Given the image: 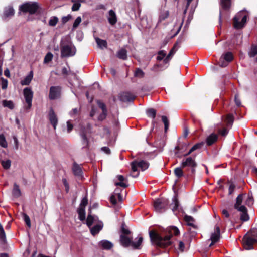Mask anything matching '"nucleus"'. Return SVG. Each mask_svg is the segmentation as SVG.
Segmentation results:
<instances>
[{"label":"nucleus","instance_id":"nucleus-1","mask_svg":"<svg viewBox=\"0 0 257 257\" xmlns=\"http://www.w3.org/2000/svg\"><path fill=\"white\" fill-rule=\"evenodd\" d=\"M168 234L164 238L160 236L154 231L149 232V236L153 244L160 247H166L171 244L170 238L173 235H178L179 234L178 229L175 226H172L168 228Z\"/></svg>","mask_w":257,"mask_h":257},{"label":"nucleus","instance_id":"nucleus-2","mask_svg":"<svg viewBox=\"0 0 257 257\" xmlns=\"http://www.w3.org/2000/svg\"><path fill=\"white\" fill-rule=\"evenodd\" d=\"M257 242V229L253 228L248 231L243 238V244L245 249H253V245Z\"/></svg>","mask_w":257,"mask_h":257},{"label":"nucleus","instance_id":"nucleus-3","mask_svg":"<svg viewBox=\"0 0 257 257\" xmlns=\"http://www.w3.org/2000/svg\"><path fill=\"white\" fill-rule=\"evenodd\" d=\"M243 196L239 195L236 198V202L234 205V207L239 211L241 212L240 219L243 221H246L249 220V216L247 213L246 207L242 205Z\"/></svg>","mask_w":257,"mask_h":257},{"label":"nucleus","instance_id":"nucleus-4","mask_svg":"<svg viewBox=\"0 0 257 257\" xmlns=\"http://www.w3.org/2000/svg\"><path fill=\"white\" fill-rule=\"evenodd\" d=\"M61 52L62 57L73 56L76 53V48L71 43H61Z\"/></svg>","mask_w":257,"mask_h":257},{"label":"nucleus","instance_id":"nucleus-5","mask_svg":"<svg viewBox=\"0 0 257 257\" xmlns=\"http://www.w3.org/2000/svg\"><path fill=\"white\" fill-rule=\"evenodd\" d=\"M247 15L244 11L238 13L233 19L234 27L236 29L242 28L245 24L247 20Z\"/></svg>","mask_w":257,"mask_h":257},{"label":"nucleus","instance_id":"nucleus-6","mask_svg":"<svg viewBox=\"0 0 257 257\" xmlns=\"http://www.w3.org/2000/svg\"><path fill=\"white\" fill-rule=\"evenodd\" d=\"M181 166L182 168L188 167L190 169L192 173L194 174L197 163L195 157H187L182 160Z\"/></svg>","mask_w":257,"mask_h":257},{"label":"nucleus","instance_id":"nucleus-7","mask_svg":"<svg viewBox=\"0 0 257 257\" xmlns=\"http://www.w3.org/2000/svg\"><path fill=\"white\" fill-rule=\"evenodd\" d=\"M149 165V163L144 160L139 162L136 161L132 162L131 163L132 173L131 175L133 177H137L139 175L138 173H137L136 174H134V173L137 171V168L139 167L142 171H144L148 168Z\"/></svg>","mask_w":257,"mask_h":257},{"label":"nucleus","instance_id":"nucleus-8","mask_svg":"<svg viewBox=\"0 0 257 257\" xmlns=\"http://www.w3.org/2000/svg\"><path fill=\"white\" fill-rule=\"evenodd\" d=\"M40 6L37 2H28L22 5L20 9L24 12H29L30 14H34L39 8Z\"/></svg>","mask_w":257,"mask_h":257},{"label":"nucleus","instance_id":"nucleus-9","mask_svg":"<svg viewBox=\"0 0 257 257\" xmlns=\"http://www.w3.org/2000/svg\"><path fill=\"white\" fill-rule=\"evenodd\" d=\"M168 205V200L163 198L157 199L154 201L153 204L155 210L158 212H161L165 210Z\"/></svg>","mask_w":257,"mask_h":257},{"label":"nucleus","instance_id":"nucleus-10","mask_svg":"<svg viewBox=\"0 0 257 257\" xmlns=\"http://www.w3.org/2000/svg\"><path fill=\"white\" fill-rule=\"evenodd\" d=\"M23 94L26 103L27 104V106H25L26 108L29 109L32 106L33 92L30 88L26 87L23 90Z\"/></svg>","mask_w":257,"mask_h":257},{"label":"nucleus","instance_id":"nucleus-11","mask_svg":"<svg viewBox=\"0 0 257 257\" xmlns=\"http://www.w3.org/2000/svg\"><path fill=\"white\" fill-rule=\"evenodd\" d=\"M88 204V199L86 197H84L81 202L79 207L77 210L79 214V218L81 221L85 219V207Z\"/></svg>","mask_w":257,"mask_h":257},{"label":"nucleus","instance_id":"nucleus-12","mask_svg":"<svg viewBox=\"0 0 257 257\" xmlns=\"http://www.w3.org/2000/svg\"><path fill=\"white\" fill-rule=\"evenodd\" d=\"M232 59V54L231 52H227L220 57L218 64L222 67H226Z\"/></svg>","mask_w":257,"mask_h":257},{"label":"nucleus","instance_id":"nucleus-13","mask_svg":"<svg viewBox=\"0 0 257 257\" xmlns=\"http://www.w3.org/2000/svg\"><path fill=\"white\" fill-rule=\"evenodd\" d=\"M61 88L59 86H51L50 88L49 97L51 100L56 99L60 97Z\"/></svg>","mask_w":257,"mask_h":257},{"label":"nucleus","instance_id":"nucleus-14","mask_svg":"<svg viewBox=\"0 0 257 257\" xmlns=\"http://www.w3.org/2000/svg\"><path fill=\"white\" fill-rule=\"evenodd\" d=\"M220 238V230L219 226H215L214 230L211 233L210 240L211 241L209 247L213 245V244L218 242Z\"/></svg>","mask_w":257,"mask_h":257},{"label":"nucleus","instance_id":"nucleus-15","mask_svg":"<svg viewBox=\"0 0 257 257\" xmlns=\"http://www.w3.org/2000/svg\"><path fill=\"white\" fill-rule=\"evenodd\" d=\"M114 184L115 186L126 188L128 186L127 179L122 175H118L116 176Z\"/></svg>","mask_w":257,"mask_h":257},{"label":"nucleus","instance_id":"nucleus-16","mask_svg":"<svg viewBox=\"0 0 257 257\" xmlns=\"http://www.w3.org/2000/svg\"><path fill=\"white\" fill-rule=\"evenodd\" d=\"M120 99L123 102L132 101L135 99V96L129 92H123L120 94Z\"/></svg>","mask_w":257,"mask_h":257},{"label":"nucleus","instance_id":"nucleus-17","mask_svg":"<svg viewBox=\"0 0 257 257\" xmlns=\"http://www.w3.org/2000/svg\"><path fill=\"white\" fill-rule=\"evenodd\" d=\"M49 119L51 123L53 126L54 129H56V125L58 122L57 117L55 114L53 109H50L49 113Z\"/></svg>","mask_w":257,"mask_h":257},{"label":"nucleus","instance_id":"nucleus-18","mask_svg":"<svg viewBox=\"0 0 257 257\" xmlns=\"http://www.w3.org/2000/svg\"><path fill=\"white\" fill-rule=\"evenodd\" d=\"M99 246L106 250H109L112 248L113 246V244L110 241L107 240H103L99 242Z\"/></svg>","mask_w":257,"mask_h":257},{"label":"nucleus","instance_id":"nucleus-19","mask_svg":"<svg viewBox=\"0 0 257 257\" xmlns=\"http://www.w3.org/2000/svg\"><path fill=\"white\" fill-rule=\"evenodd\" d=\"M108 20L109 21V23L111 25H115L117 22V17L116 14L112 10H110L109 11Z\"/></svg>","mask_w":257,"mask_h":257},{"label":"nucleus","instance_id":"nucleus-20","mask_svg":"<svg viewBox=\"0 0 257 257\" xmlns=\"http://www.w3.org/2000/svg\"><path fill=\"white\" fill-rule=\"evenodd\" d=\"M103 227V223L102 222H99L98 224L94 225L92 227H90V231L93 235L97 234Z\"/></svg>","mask_w":257,"mask_h":257},{"label":"nucleus","instance_id":"nucleus-21","mask_svg":"<svg viewBox=\"0 0 257 257\" xmlns=\"http://www.w3.org/2000/svg\"><path fill=\"white\" fill-rule=\"evenodd\" d=\"M120 241L121 244L125 247L131 245V243L132 242L131 239L124 235H121L120 236Z\"/></svg>","mask_w":257,"mask_h":257},{"label":"nucleus","instance_id":"nucleus-22","mask_svg":"<svg viewBox=\"0 0 257 257\" xmlns=\"http://www.w3.org/2000/svg\"><path fill=\"white\" fill-rule=\"evenodd\" d=\"M218 138V136L214 133L211 134L207 137L206 140V143L208 145L210 146L215 142Z\"/></svg>","mask_w":257,"mask_h":257},{"label":"nucleus","instance_id":"nucleus-23","mask_svg":"<svg viewBox=\"0 0 257 257\" xmlns=\"http://www.w3.org/2000/svg\"><path fill=\"white\" fill-rule=\"evenodd\" d=\"M243 196V200H244V203L248 206H250L253 204V199L251 196L249 195L241 194Z\"/></svg>","mask_w":257,"mask_h":257},{"label":"nucleus","instance_id":"nucleus-24","mask_svg":"<svg viewBox=\"0 0 257 257\" xmlns=\"http://www.w3.org/2000/svg\"><path fill=\"white\" fill-rule=\"evenodd\" d=\"M33 72L31 71L30 73L21 82L22 85H27L30 84L33 78Z\"/></svg>","mask_w":257,"mask_h":257},{"label":"nucleus","instance_id":"nucleus-25","mask_svg":"<svg viewBox=\"0 0 257 257\" xmlns=\"http://www.w3.org/2000/svg\"><path fill=\"white\" fill-rule=\"evenodd\" d=\"M97 220V217L93 216L89 214L86 220V224L87 226L90 227L93 223L96 222Z\"/></svg>","mask_w":257,"mask_h":257},{"label":"nucleus","instance_id":"nucleus-26","mask_svg":"<svg viewBox=\"0 0 257 257\" xmlns=\"http://www.w3.org/2000/svg\"><path fill=\"white\" fill-rule=\"evenodd\" d=\"M184 220L187 223V225L189 226H191L193 228H196V226L194 225V219L191 216L185 215L184 216Z\"/></svg>","mask_w":257,"mask_h":257},{"label":"nucleus","instance_id":"nucleus-27","mask_svg":"<svg viewBox=\"0 0 257 257\" xmlns=\"http://www.w3.org/2000/svg\"><path fill=\"white\" fill-rule=\"evenodd\" d=\"M95 40L99 48L101 49L106 48L107 42L105 40H102L97 37L95 38Z\"/></svg>","mask_w":257,"mask_h":257},{"label":"nucleus","instance_id":"nucleus-28","mask_svg":"<svg viewBox=\"0 0 257 257\" xmlns=\"http://www.w3.org/2000/svg\"><path fill=\"white\" fill-rule=\"evenodd\" d=\"M137 239L138 240L136 242H132L131 243V246L133 248L139 249L143 242V238L142 236H138Z\"/></svg>","mask_w":257,"mask_h":257},{"label":"nucleus","instance_id":"nucleus-29","mask_svg":"<svg viewBox=\"0 0 257 257\" xmlns=\"http://www.w3.org/2000/svg\"><path fill=\"white\" fill-rule=\"evenodd\" d=\"M21 195L20 189L19 186L15 184L13 190V196L15 198L19 197Z\"/></svg>","mask_w":257,"mask_h":257},{"label":"nucleus","instance_id":"nucleus-30","mask_svg":"<svg viewBox=\"0 0 257 257\" xmlns=\"http://www.w3.org/2000/svg\"><path fill=\"white\" fill-rule=\"evenodd\" d=\"M117 56L120 59L125 60L127 58L126 50L124 49H120L118 51Z\"/></svg>","mask_w":257,"mask_h":257},{"label":"nucleus","instance_id":"nucleus-31","mask_svg":"<svg viewBox=\"0 0 257 257\" xmlns=\"http://www.w3.org/2000/svg\"><path fill=\"white\" fill-rule=\"evenodd\" d=\"M203 145V142H201V143H197L195 145H194L190 149V150L189 151V152L188 153H187L186 154H185L184 155L185 156H188L189 155H190L191 153H192L193 151H195L196 150L201 148L202 147V146Z\"/></svg>","mask_w":257,"mask_h":257},{"label":"nucleus","instance_id":"nucleus-32","mask_svg":"<svg viewBox=\"0 0 257 257\" xmlns=\"http://www.w3.org/2000/svg\"><path fill=\"white\" fill-rule=\"evenodd\" d=\"M14 14V10L11 7H8L5 8L4 11V15L6 17H11Z\"/></svg>","mask_w":257,"mask_h":257},{"label":"nucleus","instance_id":"nucleus-33","mask_svg":"<svg viewBox=\"0 0 257 257\" xmlns=\"http://www.w3.org/2000/svg\"><path fill=\"white\" fill-rule=\"evenodd\" d=\"M73 170L75 175L77 176H81L82 172L80 166L77 165H74Z\"/></svg>","mask_w":257,"mask_h":257},{"label":"nucleus","instance_id":"nucleus-34","mask_svg":"<svg viewBox=\"0 0 257 257\" xmlns=\"http://www.w3.org/2000/svg\"><path fill=\"white\" fill-rule=\"evenodd\" d=\"M169 12L168 10L163 11L161 12L159 16V21H162L167 18L169 16Z\"/></svg>","mask_w":257,"mask_h":257},{"label":"nucleus","instance_id":"nucleus-35","mask_svg":"<svg viewBox=\"0 0 257 257\" xmlns=\"http://www.w3.org/2000/svg\"><path fill=\"white\" fill-rule=\"evenodd\" d=\"M174 174L177 178H180L184 175V173L181 167H177L174 169Z\"/></svg>","mask_w":257,"mask_h":257},{"label":"nucleus","instance_id":"nucleus-36","mask_svg":"<svg viewBox=\"0 0 257 257\" xmlns=\"http://www.w3.org/2000/svg\"><path fill=\"white\" fill-rule=\"evenodd\" d=\"M221 5L224 9H229L230 6V0H221Z\"/></svg>","mask_w":257,"mask_h":257},{"label":"nucleus","instance_id":"nucleus-37","mask_svg":"<svg viewBox=\"0 0 257 257\" xmlns=\"http://www.w3.org/2000/svg\"><path fill=\"white\" fill-rule=\"evenodd\" d=\"M0 146L3 148H7L8 146L5 137L3 134H0Z\"/></svg>","mask_w":257,"mask_h":257},{"label":"nucleus","instance_id":"nucleus-38","mask_svg":"<svg viewBox=\"0 0 257 257\" xmlns=\"http://www.w3.org/2000/svg\"><path fill=\"white\" fill-rule=\"evenodd\" d=\"M58 22V18L56 16H53L50 18L49 21V25L51 26H55L56 25Z\"/></svg>","mask_w":257,"mask_h":257},{"label":"nucleus","instance_id":"nucleus-39","mask_svg":"<svg viewBox=\"0 0 257 257\" xmlns=\"http://www.w3.org/2000/svg\"><path fill=\"white\" fill-rule=\"evenodd\" d=\"M225 121L227 126L231 125L234 121L233 116L231 114L227 115Z\"/></svg>","mask_w":257,"mask_h":257},{"label":"nucleus","instance_id":"nucleus-40","mask_svg":"<svg viewBox=\"0 0 257 257\" xmlns=\"http://www.w3.org/2000/svg\"><path fill=\"white\" fill-rule=\"evenodd\" d=\"M0 239L4 242L6 241V234L3 226L0 223Z\"/></svg>","mask_w":257,"mask_h":257},{"label":"nucleus","instance_id":"nucleus-41","mask_svg":"<svg viewBox=\"0 0 257 257\" xmlns=\"http://www.w3.org/2000/svg\"><path fill=\"white\" fill-rule=\"evenodd\" d=\"M250 57H254L257 54V46L253 45L248 53Z\"/></svg>","mask_w":257,"mask_h":257},{"label":"nucleus","instance_id":"nucleus-42","mask_svg":"<svg viewBox=\"0 0 257 257\" xmlns=\"http://www.w3.org/2000/svg\"><path fill=\"white\" fill-rule=\"evenodd\" d=\"M11 162L10 160H7L6 161L3 160L1 162V164L4 168L5 169H9L11 166Z\"/></svg>","mask_w":257,"mask_h":257},{"label":"nucleus","instance_id":"nucleus-43","mask_svg":"<svg viewBox=\"0 0 257 257\" xmlns=\"http://www.w3.org/2000/svg\"><path fill=\"white\" fill-rule=\"evenodd\" d=\"M72 2L74 3L72 7V10L73 11H78L81 6L80 2H75L74 0H72Z\"/></svg>","mask_w":257,"mask_h":257},{"label":"nucleus","instance_id":"nucleus-44","mask_svg":"<svg viewBox=\"0 0 257 257\" xmlns=\"http://www.w3.org/2000/svg\"><path fill=\"white\" fill-rule=\"evenodd\" d=\"M147 113L148 116L155 118L156 112L154 109H149L147 111Z\"/></svg>","mask_w":257,"mask_h":257},{"label":"nucleus","instance_id":"nucleus-45","mask_svg":"<svg viewBox=\"0 0 257 257\" xmlns=\"http://www.w3.org/2000/svg\"><path fill=\"white\" fill-rule=\"evenodd\" d=\"M82 21L81 18L80 17H78L75 20L73 25V30L75 29L80 24Z\"/></svg>","mask_w":257,"mask_h":257},{"label":"nucleus","instance_id":"nucleus-46","mask_svg":"<svg viewBox=\"0 0 257 257\" xmlns=\"http://www.w3.org/2000/svg\"><path fill=\"white\" fill-rule=\"evenodd\" d=\"M53 58V54L51 53H48L45 57L44 62L45 63H47L51 61Z\"/></svg>","mask_w":257,"mask_h":257},{"label":"nucleus","instance_id":"nucleus-47","mask_svg":"<svg viewBox=\"0 0 257 257\" xmlns=\"http://www.w3.org/2000/svg\"><path fill=\"white\" fill-rule=\"evenodd\" d=\"M3 105L5 107H7L10 109H13L14 108V105L11 101H7L4 100L3 101Z\"/></svg>","mask_w":257,"mask_h":257},{"label":"nucleus","instance_id":"nucleus-48","mask_svg":"<svg viewBox=\"0 0 257 257\" xmlns=\"http://www.w3.org/2000/svg\"><path fill=\"white\" fill-rule=\"evenodd\" d=\"M162 120L165 125V131H167L168 127H169V121L166 116H162Z\"/></svg>","mask_w":257,"mask_h":257},{"label":"nucleus","instance_id":"nucleus-49","mask_svg":"<svg viewBox=\"0 0 257 257\" xmlns=\"http://www.w3.org/2000/svg\"><path fill=\"white\" fill-rule=\"evenodd\" d=\"M175 47H174L170 51L168 55H167V57L165 59V62H167L168 61H169L170 59L172 57V56L175 53Z\"/></svg>","mask_w":257,"mask_h":257},{"label":"nucleus","instance_id":"nucleus-50","mask_svg":"<svg viewBox=\"0 0 257 257\" xmlns=\"http://www.w3.org/2000/svg\"><path fill=\"white\" fill-rule=\"evenodd\" d=\"M97 103L99 107L102 109L103 112H107L106 106L104 103L101 102L100 101H98Z\"/></svg>","mask_w":257,"mask_h":257},{"label":"nucleus","instance_id":"nucleus-51","mask_svg":"<svg viewBox=\"0 0 257 257\" xmlns=\"http://www.w3.org/2000/svg\"><path fill=\"white\" fill-rule=\"evenodd\" d=\"M172 204L173 205V208H172V210L173 211H174L175 210H176L178 206H179V203H178V201H177V199L176 197H174L173 199V203Z\"/></svg>","mask_w":257,"mask_h":257},{"label":"nucleus","instance_id":"nucleus-52","mask_svg":"<svg viewBox=\"0 0 257 257\" xmlns=\"http://www.w3.org/2000/svg\"><path fill=\"white\" fill-rule=\"evenodd\" d=\"M135 75L136 77L142 78L144 76V72L143 71L140 69H138L136 70L135 73Z\"/></svg>","mask_w":257,"mask_h":257},{"label":"nucleus","instance_id":"nucleus-53","mask_svg":"<svg viewBox=\"0 0 257 257\" xmlns=\"http://www.w3.org/2000/svg\"><path fill=\"white\" fill-rule=\"evenodd\" d=\"M1 85H2V88L3 89H5L7 88L8 86V81L7 80L2 78H1Z\"/></svg>","mask_w":257,"mask_h":257},{"label":"nucleus","instance_id":"nucleus-54","mask_svg":"<svg viewBox=\"0 0 257 257\" xmlns=\"http://www.w3.org/2000/svg\"><path fill=\"white\" fill-rule=\"evenodd\" d=\"M24 219L25 222L26 224H27V225L29 227H31V221H30L29 217L27 215L24 214Z\"/></svg>","mask_w":257,"mask_h":257},{"label":"nucleus","instance_id":"nucleus-55","mask_svg":"<svg viewBox=\"0 0 257 257\" xmlns=\"http://www.w3.org/2000/svg\"><path fill=\"white\" fill-rule=\"evenodd\" d=\"M114 191H115V194H116V198H118V200L120 201H121L122 200V198L121 195L120 194V191H121L120 189H116Z\"/></svg>","mask_w":257,"mask_h":257},{"label":"nucleus","instance_id":"nucleus-56","mask_svg":"<svg viewBox=\"0 0 257 257\" xmlns=\"http://www.w3.org/2000/svg\"><path fill=\"white\" fill-rule=\"evenodd\" d=\"M166 55L165 52L164 51H160L158 52V56L157 57V60H161L163 59Z\"/></svg>","mask_w":257,"mask_h":257},{"label":"nucleus","instance_id":"nucleus-57","mask_svg":"<svg viewBox=\"0 0 257 257\" xmlns=\"http://www.w3.org/2000/svg\"><path fill=\"white\" fill-rule=\"evenodd\" d=\"M72 18V16L71 15H68L66 16H64L62 18V22L63 23H66L68 21H69L70 19H71Z\"/></svg>","mask_w":257,"mask_h":257},{"label":"nucleus","instance_id":"nucleus-58","mask_svg":"<svg viewBox=\"0 0 257 257\" xmlns=\"http://www.w3.org/2000/svg\"><path fill=\"white\" fill-rule=\"evenodd\" d=\"M185 244L182 241H179L178 245V249L180 252H183L185 250Z\"/></svg>","mask_w":257,"mask_h":257},{"label":"nucleus","instance_id":"nucleus-59","mask_svg":"<svg viewBox=\"0 0 257 257\" xmlns=\"http://www.w3.org/2000/svg\"><path fill=\"white\" fill-rule=\"evenodd\" d=\"M110 202L113 204H116V194H115V192L114 193V194L110 197Z\"/></svg>","mask_w":257,"mask_h":257},{"label":"nucleus","instance_id":"nucleus-60","mask_svg":"<svg viewBox=\"0 0 257 257\" xmlns=\"http://www.w3.org/2000/svg\"><path fill=\"white\" fill-rule=\"evenodd\" d=\"M102 151L104 152L105 153L107 154H109L110 153V150L107 147H103L101 148Z\"/></svg>","mask_w":257,"mask_h":257},{"label":"nucleus","instance_id":"nucleus-61","mask_svg":"<svg viewBox=\"0 0 257 257\" xmlns=\"http://www.w3.org/2000/svg\"><path fill=\"white\" fill-rule=\"evenodd\" d=\"M219 133L223 136H225L228 134V131L226 128H223L222 130H219Z\"/></svg>","mask_w":257,"mask_h":257},{"label":"nucleus","instance_id":"nucleus-62","mask_svg":"<svg viewBox=\"0 0 257 257\" xmlns=\"http://www.w3.org/2000/svg\"><path fill=\"white\" fill-rule=\"evenodd\" d=\"M67 131L68 132H70L73 129V125L71 124L70 121H68L67 122Z\"/></svg>","mask_w":257,"mask_h":257},{"label":"nucleus","instance_id":"nucleus-63","mask_svg":"<svg viewBox=\"0 0 257 257\" xmlns=\"http://www.w3.org/2000/svg\"><path fill=\"white\" fill-rule=\"evenodd\" d=\"M235 188V185L233 184H231L229 187V194H231L234 191Z\"/></svg>","mask_w":257,"mask_h":257},{"label":"nucleus","instance_id":"nucleus-64","mask_svg":"<svg viewBox=\"0 0 257 257\" xmlns=\"http://www.w3.org/2000/svg\"><path fill=\"white\" fill-rule=\"evenodd\" d=\"M235 102L237 106H240L241 105V101L238 96L236 95L235 96Z\"/></svg>","mask_w":257,"mask_h":257}]
</instances>
